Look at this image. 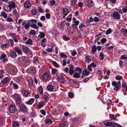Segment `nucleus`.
<instances>
[{"label":"nucleus","mask_w":127,"mask_h":127,"mask_svg":"<svg viewBox=\"0 0 127 127\" xmlns=\"http://www.w3.org/2000/svg\"><path fill=\"white\" fill-rule=\"evenodd\" d=\"M122 10L124 13H126L127 12V6L123 8Z\"/></svg>","instance_id":"56"},{"label":"nucleus","mask_w":127,"mask_h":127,"mask_svg":"<svg viewBox=\"0 0 127 127\" xmlns=\"http://www.w3.org/2000/svg\"><path fill=\"white\" fill-rule=\"evenodd\" d=\"M97 49V48L95 45H94L91 50L92 53L94 54L95 53V52L96 51Z\"/></svg>","instance_id":"17"},{"label":"nucleus","mask_w":127,"mask_h":127,"mask_svg":"<svg viewBox=\"0 0 127 127\" xmlns=\"http://www.w3.org/2000/svg\"><path fill=\"white\" fill-rule=\"evenodd\" d=\"M89 72L88 71H87L86 70H83V71L82 76L84 75L87 76L89 75Z\"/></svg>","instance_id":"31"},{"label":"nucleus","mask_w":127,"mask_h":127,"mask_svg":"<svg viewBox=\"0 0 127 127\" xmlns=\"http://www.w3.org/2000/svg\"><path fill=\"white\" fill-rule=\"evenodd\" d=\"M85 60L87 63H89L91 60V58L90 56H87L85 57Z\"/></svg>","instance_id":"19"},{"label":"nucleus","mask_w":127,"mask_h":127,"mask_svg":"<svg viewBox=\"0 0 127 127\" xmlns=\"http://www.w3.org/2000/svg\"><path fill=\"white\" fill-rule=\"evenodd\" d=\"M75 72L73 76L75 78H79L82 72V70L79 67H76L75 69Z\"/></svg>","instance_id":"2"},{"label":"nucleus","mask_w":127,"mask_h":127,"mask_svg":"<svg viewBox=\"0 0 127 127\" xmlns=\"http://www.w3.org/2000/svg\"><path fill=\"white\" fill-rule=\"evenodd\" d=\"M112 32V30L111 29H108L106 32V34H110Z\"/></svg>","instance_id":"48"},{"label":"nucleus","mask_w":127,"mask_h":127,"mask_svg":"<svg viewBox=\"0 0 127 127\" xmlns=\"http://www.w3.org/2000/svg\"><path fill=\"white\" fill-rule=\"evenodd\" d=\"M37 11L35 9H33L31 11V13L32 15H35L36 14Z\"/></svg>","instance_id":"27"},{"label":"nucleus","mask_w":127,"mask_h":127,"mask_svg":"<svg viewBox=\"0 0 127 127\" xmlns=\"http://www.w3.org/2000/svg\"><path fill=\"white\" fill-rule=\"evenodd\" d=\"M77 0H70L71 5L72 6H74L76 4Z\"/></svg>","instance_id":"23"},{"label":"nucleus","mask_w":127,"mask_h":127,"mask_svg":"<svg viewBox=\"0 0 127 127\" xmlns=\"http://www.w3.org/2000/svg\"><path fill=\"white\" fill-rule=\"evenodd\" d=\"M40 112L43 115H45L46 112L43 109L40 110Z\"/></svg>","instance_id":"62"},{"label":"nucleus","mask_w":127,"mask_h":127,"mask_svg":"<svg viewBox=\"0 0 127 127\" xmlns=\"http://www.w3.org/2000/svg\"><path fill=\"white\" fill-rule=\"evenodd\" d=\"M43 77L44 80H46L48 78L49 75L48 73H45L43 74Z\"/></svg>","instance_id":"22"},{"label":"nucleus","mask_w":127,"mask_h":127,"mask_svg":"<svg viewBox=\"0 0 127 127\" xmlns=\"http://www.w3.org/2000/svg\"><path fill=\"white\" fill-rule=\"evenodd\" d=\"M112 84L113 86L114 87V90L116 92H117L118 90L120 89L121 86V82L118 81L117 82L115 81H113Z\"/></svg>","instance_id":"1"},{"label":"nucleus","mask_w":127,"mask_h":127,"mask_svg":"<svg viewBox=\"0 0 127 127\" xmlns=\"http://www.w3.org/2000/svg\"><path fill=\"white\" fill-rule=\"evenodd\" d=\"M46 124H51L52 122L51 120L49 119H47L46 120Z\"/></svg>","instance_id":"49"},{"label":"nucleus","mask_w":127,"mask_h":127,"mask_svg":"<svg viewBox=\"0 0 127 127\" xmlns=\"http://www.w3.org/2000/svg\"><path fill=\"white\" fill-rule=\"evenodd\" d=\"M35 114V113L33 111H32L31 112L30 115L31 116L33 117L35 116L36 115Z\"/></svg>","instance_id":"53"},{"label":"nucleus","mask_w":127,"mask_h":127,"mask_svg":"<svg viewBox=\"0 0 127 127\" xmlns=\"http://www.w3.org/2000/svg\"><path fill=\"white\" fill-rule=\"evenodd\" d=\"M10 56L12 58H15L17 56V54L14 51H11L10 53Z\"/></svg>","instance_id":"18"},{"label":"nucleus","mask_w":127,"mask_h":127,"mask_svg":"<svg viewBox=\"0 0 127 127\" xmlns=\"http://www.w3.org/2000/svg\"><path fill=\"white\" fill-rule=\"evenodd\" d=\"M115 79L117 80H121L123 78L121 76L118 75L116 76Z\"/></svg>","instance_id":"37"},{"label":"nucleus","mask_w":127,"mask_h":127,"mask_svg":"<svg viewBox=\"0 0 127 127\" xmlns=\"http://www.w3.org/2000/svg\"><path fill=\"white\" fill-rule=\"evenodd\" d=\"M103 124L107 127H109L113 125V123L111 122H104Z\"/></svg>","instance_id":"16"},{"label":"nucleus","mask_w":127,"mask_h":127,"mask_svg":"<svg viewBox=\"0 0 127 127\" xmlns=\"http://www.w3.org/2000/svg\"><path fill=\"white\" fill-rule=\"evenodd\" d=\"M121 59L126 60H127V57L124 55H123L121 56Z\"/></svg>","instance_id":"55"},{"label":"nucleus","mask_w":127,"mask_h":127,"mask_svg":"<svg viewBox=\"0 0 127 127\" xmlns=\"http://www.w3.org/2000/svg\"><path fill=\"white\" fill-rule=\"evenodd\" d=\"M73 24L75 25L76 26H78L79 24V22L78 21L76 20L74 21V22H73Z\"/></svg>","instance_id":"51"},{"label":"nucleus","mask_w":127,"mask_h":127,"mask_svg":"<svg viewBox=\"0 0 127 127\" xmlns=\"http://www.w3.org/2000/svg\"><path fill=\"white\" fill-rule=\"evenodd\" d=\"M122 86L125 88L126 91H127V83H124L122 84Z\"/></svg>","instance_id":"54"},{"label":"nucleus","mask_w":127,"mask_h":127,"mask_svg":"<svg viewBox=\"0 0 127 127\" xmlns=\"http://www.w3.org/2000/svg\"><path fill=\"white\" fill-rule=\"evenodd\" d=\"M74 66L73 65L71 66L69 68V74L72 75L74 73Z\"/></svg>","instance_id":"14"},{"label":"nucleus","mask_w":127,"mask_h":127,"mask_svg":"<svg viewBox=\"0 0 127 127\" xmlns=\"http://www.w3.org/2000/svg\"><path fill=\"white\" fill-rule=\"evenodd\" d=\"M21 92L24 97L27 96L28 95L30 94L28 91H25L24 89H22Z\"/></svg>","instance_id":"11"},{"label":"nucleus","mask_w":127,"mask_h":127,"mask_svg":"<svg viewBox=\"0 0 127 127\" xmlns=\"http://www.w3.org/2000/svg\"><path fill=\"white\" fill-rule=\"evenodd\" d=\"M1 15L4 18H6L7 17L6 13L4 12H2L1 13Z\"/></svg>","instance_id":"39"},{"label":"nucleus","mask_w":127,"mask_h":127,"mask_svg":"<svg viewBox=\"0 0 127 127\" xmlns=\"http://www.w3.org/2000/svg\"><path fill=\"white\" fill-rule=\"evenodd\" d=\"M0 47L2 49L3 48H8L9 47V45L7 43H6L3 45H2Z\"/></svg>","instance_id":"34"},{"label":"nucleus","mask_w":127,"mask_h":127,"mask_svg":"<svg viewBox=\"0 0 127 127\" xmlns=\"http://www.w3.org/2000/svg\"><path fill=\"white\" fill-rule=\"evenodd\" d=\"M107 103L108 104H113V102H112L111 100L109 99H108L107 100Z\"/></svg>","instance_id":"46"},{"label":"nucleus","mask_w":127,"mask_h":127,"mask_svg":"<svg viewBox=\"0 0 127 127\" xmlns=\"http://www.w3.org/2000/svg\"><path fill=\"white\" fill-rule=\"evenodd\" d=\"M38 58L37 57H34L33 60V63L34 64H36V62L38 61Z\"/></svg>","instance_id":"58"},{"label":"nucleus","mask_w":127,"mask_h":127,"mask_svg":"<svg viewBox=\"0 0 127 127\" xmlns=\"http://www.w3.org/2000/svg\"><path fill=\"white\" fill-rule=\"evenodd\" d=\"M113 127H122L121 125L117 123L114 124Z\"/></svg>","instance_id":"61"},{"label":"nucleus","mask_w":127,"mask_h":127,"mask_svg":"<svg viewBox=\"0 0 127 127\" xmlns=\"http://www.w3.org/2000/svg\"><path fill=\"white\" fill-rule=\"evenodd\" d=\"M23 50V51L25 53H28L29 51L28 48L25 45H23L22 46Z\"/></svg>","instance_id":"13"},{"label":"nucleus","mask_w":127,"mask_h":127,"mask_svg":"<svg viewBox=\"0 0 127 127\" xmlns=\"http://www.w3.org/2000/svg\"><path fill=\"white\" fill-rule=\"evenodd\" d=\"M68 124V122L64 119V127H67Z\"/></svg>","instance_id":"38"},{"label":"nucleus","mask_w":127,"mask_h":127,"mask_svg":"<svg viewBox=\"0 0 127 127\" xmlns=\"http://www.w3.org/2000/svg\"><path fill=\"white\" fill-rule=\"evenodd\" d=\"M30 25L29 23H29H26L24 26L25 28L26 29H28L30 27Z\"/></svg>","instance_id":"40"},{"label":"nucleus","mask_w":127,"mask_h":127,"mask_svg":"<svg viewBox=\"0 0 127 127\" xmlns=\"http://www.w3.org/2000/svg\"><path fill=\"white\" fill-rule=\"evenodd\" d=\"M8 3L9 5L7 6L9 8L10 10L12 8H14L16 7L15 3L12 1H9L8 2Z\"/></svg>","instance_id":"6"},{"label":"nucleus","mask_w":127,"mask_h":127,"mask_svg":"<svg viewBox=\"0 0 127 127\" xmlns=\"http://www.w3.org/2000/svg\"><path fill=\"white\" fill-rule=\"evenodd\" d=\"M16 101V102L18 104H19L21 103V97L18 95L15 94L13 95Z\"/></svg>","instance_id":"4"},{"label":"nucleus","mask_w":127,"mask_h":127,"mask_svg":"<svg viewBox=\"0 0 127 127\" xmlns=\"http://www.w3.org/2000/svg\"><path fill=\"white\" fill-rule=\"evenodd\" d=\"M86 1L87 3V6L89 8H91L93 6V2L92 0H87Z\"/></svg>","instance_id":"8"},{"label":"nucleus","mask_w":127,"mask_h":127,"mask_svg":"<svg viewBox=\"0 0 127 127\" xmlns=\"http://www.w3.org/2000/svg\"><path fill=\"white\" fill-rule=\"evenodd\" d=\"M58 81L60 82H64V77L62 75H59L57 77Z\"/></svg>","instance_id":"15"},{"label":"nucleus","mask_w":127,"mask_h":127,"mask_svg":"<svg viewBox=\"0 0 127 127\" xmlns=\"http://www.w3.org/2000/svg\"><path fill=\"white\" fill-rule=\"evenodd\" d=\"M28 82L30 86L32 87L33 85V80L31 78H30L28 79Z\"/></svg>","instance_id":"26"},{"label":"nucleus","mask_w":127,"mask_h":127,"mask_svg":"<svg viewBox=\"0 0 127 127\" xmlns=\"http://www.w3.org/2000/svg\"><path fill=\"white\" fill-rule=\"evenodd\" d=\"M26 42L27 44L31 45L32 44V41L30 39H28L26 41Z\"/></svg>","instance_id":"33"},{"label":"nucleus","mask_w":127,"mask_h":127,"mask_svg":"<svg viewBox=\"0 0 127 127\" xmlns=\"http://www.w3.org/2000/svg\"><path fill=\"white\" fill-rule=\"evenodd\" d=\"M30 34L32 35H35L36 34V32L35 31L32 30L30 31Z\"/></svg>","instance_id":"47"},{"label":"nucleus","mask_w":127,"mask_h":127,"mask_svg":"<svg viewBox=\"0 0 127 127\" xmlns=\"http://www.w3.org/2000/svg\"><path fill=\"white\" fill-rule=\"evenodd\" d=\"M69 13V11L68 9L66 8H64V17L67 14Z\"/></svg>","instance_id":"32"},{"label":"nucleus","mask_w":127,"mask_h":127,"mask_svg":"<svg viewBox=\"0 0 127 127\" xmlns=\"http://www.w3.org/2000/svg\"><path fill=\"white\" fill-rule=\"evenodd\" d=\"M38 9L39 12L42 13L44 12V10L40 7H38Z\"/></svg>","instance_id":"42"},{"label":"nucleus","mask_w":127,"mask_h":127,"mask_svg":"<svg viewBox=\"0 0 127 127\" xmlns=\"http://www.w3.org/2000/svg\"><path fill=\"white\" fill-rule=\"evenodd\" d=\"M107 41V40L105 38H102L101 40V41L102 44H104Z\"/></svg>","instance_id":"45"},{"label":"nucleus","mask_w":127,"mask_h":127,"mask_svg":"<svg viewBox=\"0 0 127 127\" xmlns=\"http://www.w3.org/2000/svg\"><path fill=\"white\" fill-rule=\"evenodd\" d=\"M47 89L49 91H52L53 90V87L51 85H49L47 87Z\"/></svg>","instance_id":"25"},{"label":"nucleus","mask_w":127,"mask_h":127,"mask_svg":"<svg viewBox=\"0 0 127 127\" xmlns=\"http://www.w3.org/2000/svg\"><path fill=\"white\" fill-rule=\"evenodd\" d=\"M52 62L53 64L54 65V66L56 67H59V66L58 64H57V63L56 62L52 61Z\"/></svg>","instance_id":"41"},{"label":"nucleus","mask_w":127,"mask_h":127,"mask_svg":"<svg viewBox=\"0 0 127 127\" xmlns=\"http://www.w3.org/2000/svg\"><path fill=\"white\" fill-rule=\"evenodd\" d=\"M39 36H40V38H43L44 37L45 34L44 33L41 32L40 33V34H39Z\"/></svg>","instance_id":"57"},{"label":"nucleus","mask_w":127,"mask_h":127,"mask_svg":"<svg viewBox=\"0 0 127 127\" xmlns=\"http://www.w3.org/2000/svg\"><path fill=\"white\" fill-rule=\"evenodd\" d=\"M58 70L55 69H53L52 71V73L53 74H55Z\"/></svg>","instance_id":"60"},{"label":"nucleus","mask_w":127,"mask_h":127,"mask_svg":"<svg viewBox=\"0 0 127 127\" xmlns=\"http://www.w3.org/2000/svg\"><path fill=\"white\" fill-rule=\"evenodd\" d=\"M68 95L69 97L70 98H72L74 96V95L71 92L69 93Z\"/></svg>","instance_id":"63"},{"label":"nucleus","mask_w":127,"mask_h":127,"mask_svg":"<svg viewBox=\"0 0 127 127\" xmlns=\"http://www.w3.org/2000/svg\"><path fill=\"white\" fill-rule=\"evenodd\" d=\"M34 98H31L26 102V103L29 104H31L34 101Z\"/></svg>","instance_id":"24"},{"label":"nucleus","mask_w":127,"mask_h":127,"mask_svg":"<svg viewBox=\"0 0 127 127\" xmlns=\"http://www.w3.org/2000/svg\"><path fill=\"white\" fill-rule=\"evenodd\" d=\"M113 17L115 19H119L120 18L121 15L117 11H115L112 14Z\"/></svg>","instance_id":"7"},{"label":"nucleus","mask_w":127,"mask_h":127,"mask_svg":"<svg viewBox=\"0 0 127 127\" xmlns=\"http://www.w3.org/2000/svg\"><path fill=\"white\" fill-rule=\"evenodd\" d=\"M13 89L14 90H17L18 89V85L15 83H14L13 84Z\"/></svg>","instance_id":"29"},{"label":"nucleus","mask_w":127,"mask_h":127,"mask_svg":"<svg viewBox=\"0 0 127 127\" xmlns=\"http://www.w3.org/2000/svg\"><path fill=\"white\" fill-rule=\"evenodd\" d=\"M44 102L43 101L40 102L38 104V108H40L42 107L44 105Z\"/></svg>","instance_id":"30"},{"label":"nucleus","mask_w":127,"mask_h":127,"mask_svg":"<svg viewBox=\"0 0 127 127\" xmlns=\"http://www.w3.org/2000/svg\"><path fill=\"white\" fill-rule=\"evenodd\" d=\"M77 54V52L73 50L71 52V54L73 56H74Z\"/></svg>","instance_id":"52"},{"label":"nucleus","mask_w":127,"mask_h":127,"mask_svg":"<svg viewBox=\"0 0 127 127\" xmlns=\"http://www.w3.org/2000/svg\"><path fill=\"white\" fill-rule=\"evenodd\" d=\"M11 70L12 71V73L14 74H16L17 71L16 67L14 66H12L11 68Z\"/></svg>","instance_id":"21"},{"label":"nucleus","mask_w":127,"mask_h":127,"mask_svg":"<svg viewBox=\"0 0 127 127\" xmlns=\"http://www.w3.org/2000/svg\"><path fill=\"white\" fill-rule=\"evenodd\" d=\"M64 40L65 41H68L70 39V38L64 35Z\"/></svg>","instance_id":"59"},{"label":"nucleus","mask_w":127,"mask_h":127,"mask_svg":"<svg viewBox=\"0 0 127 127\" xmlns=\"http://www.w3.org/2000/svg\"><path fill=\"white\" fill-rule=\"evenodd\" d=\"M99 58L100 60H102L104 59V54L102 52H101L100 53L99 55Z\"/></svg>","instance_id":"35"},{"label":"nucleus","mask_w":127,"mask_h":127,"mask_svg":"<svg viewBox=\"0 0 127 127\" xmlns=\"http://www.w3.org/2000/svg\"><path fill=\"white\" fill-rule=\"evenodd\" d=\"M9 80V79L8 78L6 77L2 81V83L5 84Z\"/></svg>","instance_id":"28"},{"label":"nucleus","mask_w":127,"mask_h":127,"mask_svg":"<svg viewBox=\"0 0 127 127\" xmlns=\"http://www.w3.org/2000/svg\"><path fill=\"white\" fill-rule=\"evenodd\" d=\"M15 105L13 104H11L9 107V110L12 113H13L15 112Z\"/></svg>","instance_id":"9"},{"label":"nucleus","mask_w":127,"mask_h":127,"mask_svg":"<svg viewBox=\"0 0 127 127\" xmlns=\"http://www.w3.org/2000/svg\"><path fill=\"white\" fill-rule=\"evenodd\" d=\"M83 48H80L77 49V51L78 54H80L83 52Z\"/></svg>","instance_id":"36"},{"label":"nucleus","mask_w":127,"mask_h":127,"mask_svg":"<svg viewBox=\"0 0 127 127\" xmlns=\"http://www.w3.org/2000/svg\"><path fill=\"white\" fill-rule=\"evenodd\" d=\"M13 126L14 127H19L18 123L16 122H14L13 124Z\"/></svg>","instance_id":"44"},{"label":"nucleus","mask_w":127,"mask_h":127,"mask_svg":"<svg viewBox=\"0 0 127 127\" xmlns=\"http://www.w3.org/2000/svg\"><path fill=\"white\" fill-rule=\"evenodd\" d=\"M50 3L51 5L53 6L55 4L56 2L54 0H51L50 1Z\"/></svg>","instance_id":"43"},{"label":"nucleus","mask_w":127,"mask_h":127,"mask_svg":"<svg viewBox=\"0 0 127 127\" xmlns=\"http://www.w3.org/2000/svg\"><path fill=\"white\" fill-rule=\"evenodd\" d=\"M15 51L19 54L22 55V52L21 49L18 46H16L14 48Z\"/></svg>","instance_id":"10"},{"label":"nucleus","mask_w":127,"mask_h":127,"mask_svg":"<svg viewBox=\"0 0 127 127\" xmlns=\"http://www.w3.org/2000/svg\"><path fill=\"white\" fill-rule=\"evenodd\" d=\"M29 22L30 26L32 28L36 29L38 28L36 25L37 21L36 20L32 19L29 20Z\"/></svg>","instance_id":"3"},{"label":"nucleus","mask_w":127,"mask_h":127,"mask_svg":"<svg viewBox=\"0 0 127 127\" xmlns=\"http://www.w3.org/2000/svg\"><path fill=\"white\" fill-rule=\"evenodd\" d=\"M85 27V25L82 24H81L79 26V28L80 30H81L83 27Z\"/></svg>","instance_id":"64"},{"label":"nucleus","mask_w":127,"mask_h":127,"mask_svg":"<svg viewBox=\"0 0 127 127\" xmlns=\"http://www.w3.org/2000/svg\"><path fill=\"white\" fill-rule=\"evenodd\" d=\"M20 111L24 113H27L28 109L27 107L25 105H21L20 107Z\"/></svg>","instance_id":"5"},{"label":"nucleus","mask_w":127,"mask_h":127,"mask_svg":"<svg viewBox=\"0 0 127 127\" xmlns=\"http://www.w3.org/2000/svg\"><path fill=\"white\" fill-rule=\"evenodd\" d=\"M24 7L26 8H29L30 6V3L29 1H26L24 3Z\"/></svg>","instance_id":"20"},{"label":"nucleus","mask_w":127,"mask_h":127,"mask_svg":"<svg viewBox=\"0 0 127 127\" xmlns=\"http://www.w3.org/2000/svg\"><path fill=\"white\" fill-rule=\"evenodd\" d=\"M39 91L40 94H42L43 93V89L41 86H39Z\"/></svg>","instance_id":"50"},{"label":"nucleus","mask_w":127,"mask_h":127,"mask_svg":"<svg viewBox=\"0 0 127 127\" xmlns=\"http://www.w3.org/2000/svg\"><path fill=\"white\" fill-rule=\"evenodd\" d=\"M28 71L29 73L33 74L36 71L35 68L33 67H31L28 70Z\"/></svg>","instance_id":"12"}]
</instances>
